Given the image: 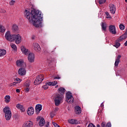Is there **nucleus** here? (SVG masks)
<instances>
[{
  "label": "nucleus",
  "instance_id": "9b49d317",
  "mask_svg": "<svg viewBox=\"0 0 127 127\" xmlns=\"http://www.w3.org/2000/svg\"><path fill=\"white\" fill-rule=\"evenodd\" d=\"M127 35L123 34L121 36H120L116 40L117 42H122V41H124L125 39H127Z\"/></svg>",
  "mask_w": 127,
  "mask_h": 127
},
{
  "label": "nucleus",
  "instance_id": "de8ad7c7",
  "mask_svg": "<svg viewBox=\"0 0 127 127\" xmlns=\"http://www.w3.org/2000/svg\"><path fill=\"white\" fill-rule=\"evenodd\" d=\"M49 122H48L47 124L45 125V127H49Z\"/></svg>",
  "mask_w": 127,
  "mask_h": 127
},
{
  "label": "nucleus",
  "instance_id": "aec40b11",
  "mask_svg": "<svg viewBox=\"0 0 127 127\" xmlns=\"http://www.w3.org/2000/svg\"><path fill=\"white\" fill-rule=\"evenodd\" d=\"M101 127H111L112 124L111 122H108L107 125H106V122H102L101 124Z\"/></svg>",
  "mask_w": 127,
  "mask_h": 127
},
{
  "label": "nucleus",
  "instance_id": "412c9836",
  "mask_svg": "<svg viewBox=\"0 0 127 127\" xmlns=\"http://www.w3.org/2000/svg\"><path fill=\"white\" fill-rule=\"evenodd\" d=\"M44 125H45V120H44V118H42L39 122V126L40 127H43Z\"/></svg>",
  "mask_w": 127,
  "mask_h": 127
},
{
  "label": "nucleus",
  "instance_id": "4c0bfd02",
  "mask_svg": "<svg viewBox=\"0 0 127 127\" xmlns=\"http://www.w3.org/2000/svg\"><path fill=\"white\" fill-rule=\"evenodd\" d=\"M50 117L51 118V119H53L54 118V117H55V114H54V113H50Z\"/></svg>",
  "mask_w": 127,
  "mask_h": 127
},
{
  "label": "nucleus",
  "instance_id": "dca6fc26",
  "mask_svg": "<svg viewBox=\"0 0 127 127\" xmlns=\"http://www.w3.org/2000/svg\"><path fill=\"white\" fill-rule=\"evenodd\" d=\"M75 113L76 115H80L82 112V109L79 106H76L74 107Z\"/></svg>",
  "mask_w": 127,
  "mask_h": 127
},
{
  "label": "nucleus",
  "instance_id": "5701e85b",
  "mask_svg": "<svg viewBox=\"0 0 127 127\" xmlns=\"http://www.w3.org/2000/svg\"><path fill=\"white\" fill-rule=\"evenodd\" d=\"M16 108L17 109H19V110H20L21 111H22V112H24V111H25V110L23 108V106L20 105V104H17Z\"/></svg>",
  "mask_w": 127,
  "mask_h": 127
},
{
  "label": "nucleus",
  "instance_id": "4be33fe9",
  "mask_svg": "<svg viewBox=\"0 0 127 127\" xmlns=\"http://www.w3.org/2000/svg\"><path fill=\"white\" fill-rule=\"evenodd\" d=\"M11 29L13 32H17V31L18 30V26H17L16 24H13L12 26Z\"/></svg>",
  "mask_w": 127,
  "mask_h": 127
},
{
  "label": "nucleus",
  "instance_id": "f257e3e1",
  "mask_svg": "<svg viewBox=\"0 0 127 127\" xmlns=\"http://www.w3.org/2000/svg\"><path fill=\"white\" fill-rule=\"evenodd\" d=\"M25 17L28 19L31 23L35 27H41L42 26V14L39 10H32L31 13L28 11L27 10L25 11Z\"/></svg>",
  "mask_w": 127,
  "mask_h": 127
},
{
  "label": "nucleus",
  "instance_id": "ea45409f",
  "mask_svg": "<svg viewBox=\"0 0 127 127\" xmlns=\"http://www.w3.org/2000/svg\"><path fill=\"white\" fill-rule=\"evenodd\" d=\"M15 3V1L14 0H11L10 2H9L10 5H13Z\"/></svg>",
  "mask_w": 127,
  "mask_h": 127
},
{
  "label": "nucleus",
  "instance_id": "0eeeda50",
  "mask_svg": "<svg viewBox=\"0 0 127 127\" xmlns=\"http://www.w3.org/2000/svg\"><path fill=\"white\" fill-rule=\"evenodd\" d=\"M5 38L8 41H13V35L11 36L10 32L7 31L5 35Z\"/></svg>",
  "mask_w": 127,
  "mask_h": 127
},
{
  "label": "nucleus",
  "instance_id": "4468645a",
  "mask_svg": "<svg viewBox=\"0 0 127 127\" xmlns=\"http://www.w3.org/2000/svg\"><path fill=\"white\" fill-rule=\"evenodd\" d=\"M41 110H42V105L41 104H37L35 108L36 113L38 115V114L40 113V111H41Z\"/></svg>",
  "mask_w": 127,
  "mask_h": 127
},
{
  "label": "nucleus",
  "instance_id": "052dcab7",
  "mask_svg": "<svg viewBox=\"0 0 127 127\" xmlns=\"http://www.w3.org/2000/svg\"><path fill=\"white\" fill-rule=\"evenodd\" d=\"M126 2L127 3V0H125Z\"/></svg>",
  "mask_w": 127,
  "mask_h": 127
},
{
  "label": "nucleus",
  "instance_id": "f03ea898",
  "mask_svg": "<svg viewBox=\"0 0 127 127\" xmlns=\"http://www.w3.org/2000/svg\"><path fill=\"white\" fill-rule=\"evenodd\" d=\"M3 112L5 114V118L6 121H9L11 118V111L8 107H5L3 109Z\"/></svg>",
  "mask_w": 127,
  "mask_h": 127
},
{
  "label": "nucleus",
  "instance_id": "e433bc0d",
  "mask_svg": "<svg viewBox=\"0 0 127 127\" xmlns=\"http://www.w3.org/2000/svg\"><path fill=\"white\" fill-rule=\"evenodd\" d=\"M106 0H99L98 2L99 4H103V3H105L106 2Z\"/></svg>",
  "mask_w": 127,
  "mask_h": 127
},
{
  "label": "nucleus",
  "instance_id": "37998d69",
  "mask_svg": "<svg viewBox=\"0 0 127 127\" xmlns=\"http://www.w3.org/2000/svg\"><path fill=\"white\" fill-rule=\"evenodd\" d=\"M43 88L44 89V90H47V89H48V86L47 84L43 85Z\"/></svg>",
  "mask_w": 127,
  "mask_h": 127
},
{
  "label": "nucleus",
  "instance_id": "bf43d9fd",
  "mask_svg": "<svg viewBox=\"0 0 127 127\" xmlns=\"http://www.w3.org/2000/svg\"><path fill=\"white\" fill-rule=\"evenodd\" d=\"M55 88H58V85H56V86H55Z\"/></svg>",
  "mask_w": 127,
  "mask_h": 127
},
{
  "label": "nucleus",
  "instance_id": "58836bf2",
  "mask_svg": "<svg viewBox=\"0 0 127 127\" xmlns=\"http://www.w3.org/2000/svg\"><path fill=\"white\" fill-rule=\"evenodd\" d=\"M119 63H120V61L116 60L115 63V66L116 67H117V66H118L119 65Z\"/></svg>",
  "mask_w": 127,
  "mask_h": 127
},
{
  "label": "nucleus",
  "instance_id": "39448f33",
  "mask_svg": "<svg viewBox=\"0 0 127 127\" xmlns=\"http://www.w3.org/2000/svg\"><path fill=\"white\" fill-rule=\"evenodd\" d=\"M16 64L17 67H23V68H25V67H26V65L22 59L17 60L16 62Z\"/></svg>",
  "mask_w": 127,
  "mask_h": 127
},
{
  "label": "nucleus",
  "instance_id": "79ce46f5",
  "mask_svg": "<svg viewBox=\"0 0 127 127\" xmlns=\"http://www.w3.org/2000/svg\"><path fill=\"white\" fill-rule=\"evenodd\" d=\"M87 127H96V126L94 125L93 124L90 123L88 125Z\"/></svg>",
  "mask_w": 127,
  "mask_h": 127
},
{
  "label": "nucleus",
  "instance_id": "f704fd0d",
  "mask_svg": "<svg viewBox=\"0 0 127 127\" xmlns=\"http://www.w3.org/2000/svg\"><path fill=\"white\" fill-rule=\"evenodd\" d=\"M16 81H15L13 83V86H15V85H16V84H18L19 83H20V82H21V80H16Z\"/></svg>",
  "mask_w": 127,
  "mask_h": 127
},
{
  "label": "nucleus",
  "instance_id": "a18cd8bd",
  "mask_svg": "<svg viewBox=\"0 0 127 127\" xmlns=\"http://www.w3.org/2000/svg\"><path fill=\"white\" fill-rule=\"evenodd\" d=\"M25 91L26 93H28V92H29V88H28V87H27L25 89Z\"/></svg>",
  "mask_w": 127,
  "mask_h": 127
},
{
  "label": "nucleus",
  "instance_id": "6ab92c4d",
  "mask_svg": "<svg viewBox=\"0 0 127 127\" xmlns=\"http://www.w3.org/2000/svg\"><path fill=\"white\" fill-rule=\"evenodd\" d=\"M58 92L61 94V95H64L65 92H66V89H65L64 87H61L58 89Z\"/></svg>",
  "mask_w": 127,
  "mask_h": 127
},
{
  "label": "nucleus",
  "instance_id": "393cba45",
  "mask_svg": "<svg viewBox=\"0 0 127 127\" xmlns=\"http://www.w3.org/2000/svg\"><path fill=\"white\" fill-rule=\"evenodd\" d=\"M36 80H44V75H43V74H40L38 75Z\"/></svg>",
  "mask_w": 127,
  "mask_h": 127
},
{
  "label": "nucleus",
  "instance_id": "ddd939ff",
  "mask_svg": "<svg viewBox=\"0 0 127 127\" xmlns=\"http://www.w3.org/2000/svg\"><path fill=\"white\" fill-rule=\"evenodd\" d=\"M110 11L112 14H115L116 13V6L114 4H110L109 5Z\"/></svg>",
  "mask_w": 127,
  "mask_h": 127
},
{
  "label": "nucleus",
  "instance_id": "49530a36",
  "mask_svg": "<svg viewBox=\"0 0 127 127\" xmlns=\"http://www.w3.org/2000/svg\"><path fill=\"white\" fill-rule=\"evenodd\" d=\"M54 79H61V77L59 75H57L54 77Z\"/></svg>",
  "mask_w": 127,
  "mask_h": 127
},
{
  "label": "nucleus",
  "instance_id": "cd10ccee",
  "mask_svg": "<svg viewBox=\"0 0 127 127\" xmlns=\"http://www.w3.org/2000/svg\"><path fill=\"white\" fill-rule=\"evenodd\" d=\"M42 82V80H35L34 81V84L35 85H39Z\"/></svg>",
  "mask_w": 127,
  "mask_h": 127
},
{
  "label": "nucleus",
  "instance_id": "09e8293b",
  "mask_svg": "<svg viewBox=\"0 0 127 127\" xmlns=\"http://www.w3.org/2000/svg\"><path fill=\"white\" fill-rule=\"evenodd\" d=\"M53 83H54L53 86H56V85H57V84H58V82L56 81H53Z\"/></svg>",
  "mask_w": 127,
  "mask_h": 127
},
{
  "label": "nucleus",
  "instance_id": "13d9d810",
  "mask_svg": "<svg viewBox=\"0 0 127 127\" xmlns=\"http://www.w3.org/2000/svg\"><path fill=\"white\" fill-rule=\"evenodd\" d=\"M60 127V126H59V125H57L56 127Z\"/></svg>",
  "mask_w": 127,
  "mask_h": 127
},
{
  "label": "nucleus",
  "instance_id": "c756f323",
  "mask_svg": "<svg viewBox=\"0 0 127 127\" xmlns=\"http://www.w3.org/2000/svg\"><path fill=\"white\" fill-rule=\"evenodd\" d=\"M4 31H5V28L2 25L0 24V32H4Z\"/></svg>",
  "mask_w": 127,
  "mask_h": 127
},
{
  "label": "nucleus",
  "instance_id": "473e14b6",
  "mask_svg": "<svg viewBox=\"0 0 127 127\" xmlns=\"http://www.w3.org/2000/svg\"><path fill=\"white\" fill-rule=\"evenodd\" d=\"M25 85L27 88H29V86H30V80L27 81Z\"/></svg>",
  "mask_w": 127,
  "mask_h": 127
},
{
  "label": "nucleus",
  "instance_id": "a211bd4d",
  "mask_svg": "<svg viewBox=\"0 0 127 127\" xmlns=\"http://www.w3.org/2000/svg\"><path fill=\"white\" fill-rule=\"evenodd\" d=\"M21 50L24 55H28L29 54V50L23 46L21 47Z\"/></svg>",
  "mask_w": 127,
  "mask_h": 127
},
{
  "label": "nucleus",
  "instance_id": "9d476101",
  "mask_svg": "<svg viewBox=\"0 0 127 127\" xmlns=\"http://www.w3.org/2000/svg\"><path fill=\"white\" fill-rule=\"evenodd\" d=\"M33 127V122L31 121H27L22 125V127Z\"/></svg>",
  "mask_w": 127,
  "mask_h": 127
},
{
  "label": "nucleus",
  "instance_id": "f8f14e48",
  "mask_svg": "<svg viewBox=\"0 0 127 127\" xmlns=\"http://www.w3.org/2000/svg\"><path fill=\"white\" fill-rule=\"evenodd\" d=\"M33 47L34 50L37 51V52H39V51H40V50L41 49L40 48V46H39V44H38V43H34L33 44Z\"/></svg>",
  "mask_w": 127,
  "mask_h": 127
},
{
  "label": "nucleus",
  "instance_id": "c03bdc74",
  "mask_svg": "<svg viewBox=\"0 0 127 127\" xmlns=\"http://www.w3.org/2000/svg\"><path fill=\"white\" fill-rule=\"evenodd\" d=\"M48 85L49 86H53V84H54L53 82H49L47 83Z\"/></svg>",
  "mask_w": 127,
  "mask_h": 127
},
{
  "label": "nucleus",
  "instance_id": "4d7b16f0",
  "mask_svg": "<svg viewBox=\"0 0 127 127\" xmlns=\"http://www.w3.org/2000/svg\"><path fill=\"white\" fill-rule=\"evenodd\" d=\"M15 80H20V79H19V78H16Z\"/></svg>",
  "mask_w": 127,
  "mask_h": 127
},
{
  "label": "nucleus",
  "instance_id": "6e6d98bb",
  "mask_svg": "<svg viewBox=\"0 0 127 127\" xmlns=\"http://www.w3.org/2000/svg\"><path fill=\"white\" fill-rule=\"evenodd\" d=\"M96 127H101V126H100V125L98 124L97 125Z\"/></svg>",
  "mask_w": 127,
  "mask_h": 127
},
{
  "label": "nucleus",
  "instance_id": "1a4fd4ad",
  "mask_svg": "<svg viewBox=\"0 0 127 127\" xmlns=\"http://www.w3.org/2000/svg\"><path fill=\"white\" fill-rule=\"evenodd\" d=\"M109 31L112 34H117V30L116 29V26L114 25H111L109 26Z\"/></svg>",
  "mask_w": 127,
  "mask_h": 127
},
{
  "label": "nucleus",
  "instance_id": "c9c22d12",
  "mask_svg": "<svg viewBox=\"0 0 127 127\" xmlns=\"http://www.w3.org/2000/svg\"><path fill=\"white\" fill-rule=\"evenodd\" d=\"M119 27L121 30H124V29H125V25H123L122 24H120Z\"/></svg>",
  "mask_w": 127,
  "mask_h": 127
},
{
  "label": "nucleus",
  "instance_id": "5fc2aeb1",
  "mask_svg": "<svg viewBox=\"0 0 127 127\" xmlns=\"http://www.w3.org/2000/svg\"><path fill=\"white\" fill-rule=\"evenodd\" d=\"M12 86H13V83H10V84H9V86L10 87H12Z\"/></svg>",
  "mask_w": 127,
  "mask_h": 127
},
{
  "label": "nucleus",
  "instance_id": "c85d7f7f",
  "mask_svg": "<svg viewBox=\"0 0 127 127\" xmlns=\"http://www.w3.org/2000/svg\"><path fill=\"white\" fill-rule=\"evenodd\" d=\"M4 99L6 103H9V102L10 101V96L9 95H6V96H5Z\"/></svg>",
  "mask_w": 127,
  "mask_h": 127
},
{
  "label": "nucleus",
  "instance_id": "603ef678",
  "mask_svg": "<svg viewBox=\"0 0 127 127\" xmlns=\"http://www.w3.org/2000/svg\"><path fill=\"white\" fill-rule=\"evenodd\" d=\"M16 92L17 93H19V92H20V90L18 89H16Z\"/></svg>",
  "mask_w": 127,
  "mask_h": 127
},
{
  "label": "nucleus",
  "instance_id": "f3484780",
  "mask_svg": "<svg viewBox=\"0 0 127 127\" xmlns=\"http://www.w3.org/2000/svg\"><path fill=\"white\" fill-rule=\"evenodd\" d=\"M27 114L28 115V116L33 115V114H34V109H33V107H29L27 111Z\"/></svg>",
  "mask_w": 127,
  "mask_h": 127
},
{
  "label": "nucleus",
  "instance_id": "b1692460",
  "mask_svg": "<svg viewBox=\"0 0 127 127\" xmlns=\"http://www.w3.org/2000/svg\"><path fill=\"white\" fill-rule=\"evenodd\" d=\"M101 27L102 30H104V31H107V24L106 23L102 22Z\"/></svg>",
  "mask_w": 127,
  "mask_h": 127
},
{
  "label": "nucleus",
  "instance_id": "2f4dec72",
  "mask_svg": "<svg viewBox=\"0 0 127 127\" xmlns=\"http://www.w3.org/2000/svg\"><path fill=\"white\" fill-rule=\"evenodd\" d=\"M113 46H114V47H116V48H119V47L121 46V43L119 42H116Z\"/></svg>",
  "mask_w": 127,
  "mask_h": 127
},
{
  "label": "nucleus",
  "instance_id": "a878e982",
  "mask_svg": "<svg viewBox=\"0 0 127 127\" xmlns=\"http://www.w3.org/2000/svg\"><path fill=\"white\" fill-rule=\"evenodd\" d=\"M68 123L69 124H71V125H75L77 124V121L76 120L71 119L70 120H68Z\"/></svg>",
  "mask_w": 127,
  "mask_h": 127
},
{
  "label": "nucleus",
  "instance_id": "6e6552de",
  "mask_svg": "<svg viewBox=\"0 0 127 127\" xmlns=\"http://www.w3.org/2000/svg\"><path fill=\"white\" fill-rule=\"evenodd\" d=\"M34 59H35V56H34V54L30 53L28 56V60L29 62L33 63V62H34Z\"/></svg>",
  "mask_w": 127,
  "mask_h": 127
},
{
  "label": "nucleus",
  "instance_id": "7c9ffc66",
  "mask_svg": "<svg viewBox=\"0 0 127 127\" xmlns=\"http://www.w3.org/2000/svg\"><path fill=\"white\" fill-rule=\"evenodd\" d=\"M10 46L11 48H12V49H13L14 50H17V48L16 47V46L15 44H11Z\"/></svg>",
  "mask_w": 127,
  "mask_h": 127
},
{
  "label": "nucleus",
  "instance_id": "72a5a7b5",
  "mask_svg": "<svg viewBox=\"0 0 127 127\" xmlns=\"http://www.w3.org/2000/svg\"><path fill=\"white\" fill-rule=\"evenodd\" d=\"M105 14L107 15L106 18H112V16H111V15H110V13H109V12L108 11L105 12Z\"/></svg>",
  "mask_w": 127,
  "mask_h": 127
},
{
  "label": "nucleus",
  "instance_id": "423d86ee",
  "mask_svg": "<svg viewBox=\"0 0 127 127\" xmlns=\"http://www.w3.org/2000/svg\"><path fill=\"white\" fill-rule=\"evenodd\" d=\"M61 101H62V97L61 95H57L55 99V106H59V105H60V103H61Z\"/></svg>",
  "mask_w": 127,
  "mask_h": 127
},
{
  "label": "nucleus",
  "instance_id": "a19ab883",
  "mask_svg": "<svg viewBox=\"0 0 127 127\" xmlns=\"http://www.w3.org/2000/svg\"><path fill=\"white\" fill-rule=\"evenodd\" d=\"M121 58H122V56L119 55L118 56L117 59L116 60L117 61H120Z\"/></svg>",
  "mask_w": 127,
  "mask_h": 127
},
{
  "label": "nucleus",
  "instance_id": "8fccbe9b",
  "mask_svg": "<svg viewBox=\"0 0 127 127\" xmlns=\"http://www.w3.org/2000/svg\"><path fill=\"white\" fill-rule=\"evenodd\" d=\"M53 125L55 127L58 125V124H56L55 122H53Z\"/></svg>",
  "mask_w": 127,
  "mask_h": 127
},
{
  "label": "nucleus",
  "instance_id": "3c124183",
  "mask_svg": "<svg viewBox=\"0 0 127 127\" xmlns=\"http://www.w3.org/2000/svg\"><path fill=\"white\" fill-rule=\"evenodd\" d=\"M39 120H41L40 116H39L37 118V121H38Z\"/></svg>",
  "mask_w": 127,
  "mask_h": 127
},
{
  "label": "nucleus",
  "instance_id": "20e7f679",
  "mask_svg": "<svg viewBox=\"0 0 127 127\" xmlns=\"http://www.w3.org/2000/svg\"><path fill=\"white\" fill-rule=\"evenodd\" d=\"M13 41H15L16 44H19L21 42V36H20V35H13Z\"/></svg>",
  "mask_w": 127,
  "mask_h": 127
},
{
  "label": "nucleus",
  "instance_id": "bb28decb",
  "mask_svg": "<svg viewBox=\"0 0 127 127\" xmlns=\"http://www.w3.org/2000/svg\"><path fill=\"white\" fill-rule=\"evenodd\" d=\"M0 54L1 55V57H2V56H4L5 54H6V51L4 50H0Z\"/></svg>",
  "mask_w": 127,
  "mask_h": 127
},
{
  "label": "nucleus",
  "instance_id": "864d4df0",
  "mask_svg": "<svg viewBox=\"0 0 127 127\" xmlns=\"http://www.w3.org/2000/svg\"><path fill=\"white\" fill-rule=\"evenodd\" d=\"M100 107H101V108L104 107V104L103 103L101 104Z\"/></svg>",
  "mask_w": 127,
  "mask_h": 127
},
{
  "label": "nucleus",
  "instance_id": "7ed1b4c3",
  "mask_svg": "<svg viewBox=\"0 0 127 127\" xmlns=\"http://www.w3.org/2000/svg\"><path fill=\"white\" fill-rule=\"evenodd\" d=\"M66 101L68 104H73L74 103V97L72 95V93L70 91H68L65 96Z\"/></svg>",
  "mask_w": 127,
  "mask_h": 127
},
{
  "label": "nucleus",
  "instance_id": "2eb2a0df",
  "mask_svg": "<svg viewBox=\"0 0 127 127\" xmlns=\"http://www.w3.org/2000/svg\"><path fill=\"white\" fill-rule=\"evenodd\" d=\"M18 73L20 76H24L25 74H26V70H25V69L24 68H20L18 71Z\"/></svg>",
  "mask_w": 127,
  "mask_h": 127
}]
</instances>
